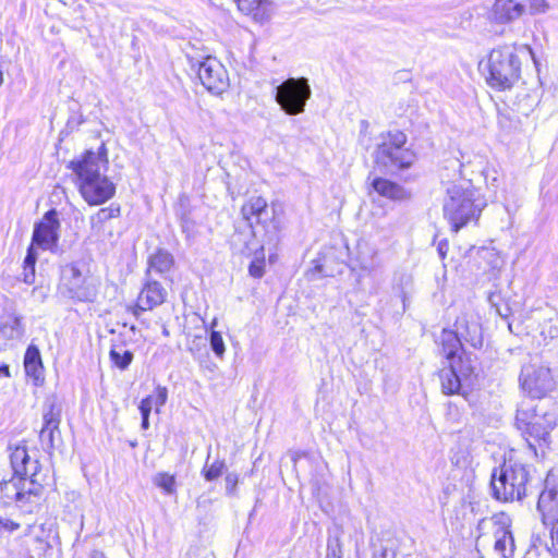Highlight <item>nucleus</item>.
<instances>
[{
    "instance_id": "obj_1",
    "label": "nucleus",
    "mask_w": 558,
    "mask_h": 558,
    "mask_svg": "<svg viewBox=\"0 0 558 558\" xmlns=\"http://www.w3.org/2000/svg\"><path fill=\"white\" fill-rule=\"evenodd\" d=\"M108 156L105 144L97 151L86 150L69 168L77 177V186L82 197L92 206L101 205L113 197L116 185L106 175Z\"/></svg>"
},
{
    "instance_id": "obj_2",
    "label": "nucleus",
    "mask_w": 558,
    "mask_h": 558,
    "mask_svg": "<svg viewBox=\"0 0 558 558\" xmlns=\"http://www.w3.org/2000/svg\"><path fill=\"white\" fill-rule=\"evenodd\" d=\"M439 342L449 363L438 374L441 391L445 395H462L465 397V388L472 385L475 375L476 356L462 348V340L453 330L444 329Z\"/></svg>"
},
{
    "instance_id": "obj_3",
    "label": "nucleus",
    "mask_w": 558,
    "mask_h": 558,
    "mask_svg": "<svg viewBox=\"0 0 558 558\" xmlns=\"http://www.w3.org/2000/svg\"><path fill=\"white\" fill-rule=\"evenodd\" d=\"M461 168V162L457 158H451L446 160V166L440 174L444 180L449 179L446 171L454 172L453 182L447 187V196L444 201V216L453 232H458L470 221L477 220L485 206V203L476 197V192L471 189L470 182H456L462 178Z\"/></svg>"
},
{
    "instance_id": "obj_4",
    "label": "nucleus",
    "mask_w": 558,
    "mask_h": 558,
    "mask_svg": "<svg viewBox=\"0 0 558 558\" xmlns=\"http://www.w3.org/2000/svg\"><path fill=\"white\" fill-rule=\"evenodd\" d=\"M243 218L253 227V221L264 230V235L260 245V253L248 266V272L254 278H262L264 276V251L275 248L279 241V228L275 220V213L268 208L267 202L262 196L251 197L241 208Z\"/></svg>"
},
{
    "instance_id": "obj_5",
    "label": "nucleus",
    "mask_w": 558,
    "mask_h": 558,
    "mask_svg": "<svg viewBox=\"0 0 558 558\" xmlns=\"http://www.w3.org/2000/svg\"><path fill=\"white\" fill-rule=\"evenodd\" d=\"M89 262V257H81L60 267V291L74 301L94 302L98 295Z\"/></svg>"
},
{
    "instance_id": "obj_6",
    "label": "nucleus",
    "mask_w": 558,
    "mask_h": 558,
    "mask_svg": "<svg viewBox=\"0 0 558 558\" xmlns=\"http://www.w3.org/2000/svg\"><path fill=\"white\" fill-rule=\"evenodd\" d=\"M556 424L557 417L554 412L546 411L541 414L536 407L525 403L517 410L515 425L535 453L536 444L538 446L548 444L549 434Z\"/></svg>"
},
{
    "instance_id": "obj_7",
    "label": "nucleus",
    "mask_w": 558,
    "mask_h": 558,
    "mask_svg": "<svg viewBox=\"0 0 558 558\" xmlns=\"http://www.w3.org/2000/svg\"><path fill=\"white\" fill-rule=\"evenodd\" d=\"M529 471L521 463L505 462L492 473L493 496L499 501L521 500L525 496Z\"/></svg>"
},
{
    "instance_id": "obj_8",
    "label": "nucleus",
    "mask_w": 558,
    "mask_h": 558,
    "mask_svg": "<svg viewBox=\"0 0 558 558\" xmlns=\"http://www.w3.org/2000/svg\"><path fill=\"white\" fill-rule=\"evenodd\" d=\"M487 83L498 89H507L520 78L521 60L515 48L502 46L490 51L487 61Z\"/></svg>"
},
{
    "instance_id": "obj_9",
    "label": "nucleus",
    "mask_w": 558,
    "mask_h": 558,
    "mask_svg": "<svg viewBox=\"0 0 558 558\" xmlns=\"http://www.w3.org/2000/svg\"><path fill=\"white\" fill-rule=\"evenodd\" d=\"M407 141V135L399 130L383 135V142L375 150V162L389 171L409 169L416 160V154L405 147Z\"/></svg>"
},
{
    "instance_id": "obj_10",
    "label": "nucleus",
    "mask_w": 558,
    "mask_h": 558,
    "mask_svg": "<svg viewBox=\"0 0 558 558\" xmlns=\"http://www.w3.org/2000/svg\"><path fill=\"white\" fill-rule=\"evenodd\" d=\"M10 462L14 474L21 475L22 502L31 501L43 492L44 477L40 475V463L32 459L26 446H16L11 454Z\"/></svg>"
},
{
    "instance_id": "obj_11",
    "label": "nucleus",
    "mask_w": 558,
    "mask_h": 558,
    "mask_svg": "<svg viewBox=\"0 0 558 558\" xmlns=\"http://www.w3.org/2000/svg\"><path fill=\"white\" fill-rule=\"evenodd\" d=\"M312 89L306 77H289L276 87L275 99L281 110L296 116L305 110Z\"/></svg>"
},
{
    "instance_id": "obj_12",
    "label": "nucleus",
    "mask_w": 558,
    "mask_h": 558,
    "mask_svg": "<svg viewBox=\"0 0 558 558\" xmlns=\"http://www.w3.org/2000/svg\"><path fill=\"white\" fill-rule=\"evenodd\" d=\"M537 510L545 525H550L551 550L558 553V477L548 474L539 494Z\"/></svg>"
},
{
    "instance_id": "obj_13",
    "label": "nucleus",
    "mask_w": 558,
    "mask_h": 558,
    "mask_svg": "<svg viewBox=\"0 0 558 558\" xmlns=\"http://www.w3.org/2000/svg\"><path fill=\"white\" fill-rule=\"evenodd\" d=\"M519 380L522 389L534 399L544 398L556 386L550 368L536 364L524 365Z\"/></svg>"
},
{
    "instance_id": "obj_14",
    "label": "nucleus",
    "mask_w": 558,
    "mask_h": 558,
    "mask_svg": "<svg viewBox=\"0 0 558 558\" xmlns=\"http://www.w3.org/2000/svg\"><path fill=\"white\" fill-rule=\"evenodd\" d=\"M60 227L57 209H49L41 220L34 225L31 246L53 252L58 246Z\"/></svg>"
},
{
    "instance_id": "obj_15",
    "label": "nucleus",
    "mask_w": 558,
    "mask_h": 558,
    "mask_svg": "<svg viewBox=\"0 0 558 558\" xmlns=\"http://www.w3.org/2000/svg\"><path fill=\"white\" fill-rule=\"evenodd\" d=\"M197 73L202 84L214 94H221L229 86L228 72L215 57L198 61Z\"/></svg>"
},
{
    "instance_id": "obj_16",
    "label": "nucleus",
    "mask_w": 558,
    "mask_h": 558,
    "mask_svg": "<svg viewBox=\"0 0 558 558\" xmlns=\"http://www.w3.org/2000/svg\"><path fill=\"white\" fill-rule=\"evenodd\" d=\"M453 331L474 349L483 345L482 327L478 317L473 313H461L456 319Z\"/></svg>"
},
{
    "instance_id": "obj_17",
    "label": "nucleus",
    "mask_w": 558,
    "mask_h": 558,
    "mask_svg": "<svg viewBox=\"0 0 558 558\" xmlns=\"http://www.w3.org/2000/svg\"><path fill=\"white\" fill-rule=\"evenodd\" d=\"M43 421L44 424L39 433V439L43 446L50 450L54 448L56 435L60 434L61 409L54 403L47 404L43 414Z\"/></svg>"
},
{
    "instance_id": "obj_18",
    "label": "nucleus",
    "mask_w": 558,
    "mask_h": 558,
    "mask_svg": "<svg viewBox=\"0 0 558 558\" xmlns=\"http://www.w3.org/2000/svg\"><path fill=\"white\" fill-rule=\"evenodd\" d=\"M506 521H508V519L502 518L495 522L494 550L499 554L501 558H511L514 551V539L510 525Z\"/></svg>"
},
{
    "instance_id": "obj_19",
    "label": "nucleus",
    "mask_w": 558,
    "mask_h": 558,
    "mask_svg": "<svg viewBox=\"0 0 558 558\" xmlns=\"http://www.w3.org/2000/svg\"><path fill=\"white\" fill-rule=\"evenodd\" d=\"M138 296L141 308L153 310L166 301L167 291L160 282L151 277H146V281Z\"/></svg>"
},
{
    "instance_id": "obj_20",
    "label": "nucleus",
    "mask_w": 558,
    "mask_h": 558,
    "mask_svg": "<svg viewBox=\"0 0 558 558\" xmlns=\"http://www.w3.org/2000/svg\"><path fill=\"white\" fill-rule=\"evenodd\" d=\"M372 187L380 196L391 201L402 202L411 197V194L400 184L384 178H375L372 181Z\"/></svg>"
},
{
    "instance_id": "obj_21",
    "label": "nucleus",
    "mask_w": 558,
    "mask_h": 558,
    "mask_svg": "<svg viewBox=\"0 0 558 558\" xmlns=\"http://www.w3.org/2000/svg\"><path fill=\"white\" fill-rule=\"evenodd\" d=\"M174 264V258L172 254L163 248H158L153 255L148 258V267L145 276L151 277V272H156L159 275H165L172 268Z\"/></svg>"
},
{
    "instance_id": "obj_22",
    "label": "nucleus",
    "mask_w": 558,
    "mask_h": 558,
    "mask_svg": "<svg viewBox=\"0 0 558 558\" xmlns=\"http://www.w3.org/2000/svg\"><path fill=\"white\" fill-rule=\"evenodd\" d=\"M524 12V5L514 0H497L495 15L502 23L519 19Z\"/></svg>"
},
{
    "instance_id": "obj_23",
    "label": "nucleus",
    "mask_w": 558,
    "mask_h": 558,
    "mask_svg": "<svg viewBox=\"0 0 558 558\" xmlns=\"http://www.w3.org/2000/svg\"><path fill=\"white\" fill-rule=\"evenodd\" d=\"M24 369L27 376L34 378V380L38 381L43 379V362L40 356L39 349L31 344L26 349L24 355Z\"/></svg>"
},
{
    "instance_id": "obj_24",
    "label": "nucleus",
    "mask_w": 558,
    "mask_h": 558,
    "mask_svg": "<svg viewBox=\"0 0 558 558\" xmlns=\"http://www.w3.org/2000/svg\"><path fill=\"white\" fill-rule=\"evenodd\" d=\"M238 9L245 15L252 16L255 21H264L267 17L268 0H234Z\"/></svg>"
},
{
    "instance_id": "obj_25",
    "label": "nucleus",
    "mask_w": 558,
    "mask_h": 558,
    "mask_svg": "<svg viewBox=\"0 0 558 558\" xmlns=\"http://www.w3.org/2000/svg\"><path fill=\"white\" fill-rule=\"evenodd\" d=\"M23 327L19 316L9 314L0 318V336L5 340L20 339L23 336Z\"/></svg>"
},
{
    "instance_id": "obj_26",
    "label": "nucleus",
    "mask_w": 558,
    "mask_h": 558,
    "mask_svg": "<svg viewBox=\"0 0 558 558\" xmlns=\"http://www.w3.org/2000/svg\"><path fill=\"white\" fill-rule=\"evenodd\" d=\"M21 475L14 474L11 480L3 481L1 483V493L2 496L10 500H15L17 502H22V492H21Z\"/></svg>"
},
{
    "instance_id": "obj_27",
    "label": "nucleus",
    "mask_w": 558,
    "mask_h": 558,
    "mask_svg": "<svg viewBox=\"0 0 558 558\" xmlns=\"http://www.w3.org/2000/svg\"><path fill=\"white\" fill-rule=\"evenodd\" d=\"M37 260V253L34 247L27 248L26 256L23 262V281L27 284L35 282V265Z\"/></svg>"
},
{
    "instance_id": "obj_28",
    "label": "nucleus",
    "mask_w": 558,
    "mask_h": 558,
    "mask_svg": "<svg viewBox=\"0 0 558 558\" xmlns=\"http://www.w3.org/2000/svg\"><path fill=\"white\" fill-rule=\"evenodd\" d=\"M111 362L121 371L126 369L134 359V354L130 350H118L116 347L111 348L109 352Z\"/></svg>"
},
{
    "instance_id": "obj_29",
    "label": "nucleus",
    "mask_w": 558,
    "mask_h": 558,
    "mask_svg": "<svg viewBox=\"0 0 558 558\" xmlns=\"http://www.w3.org/2000/svg\"><path fill=\"white\" fill-rule=\"evenodd\" d=\"M154 484L161 488L167 495H172L177 490L175 476L167 472H159L154 476Z\"/></svg>"
},
{
    "instance_id": "obj_30",
    "label": "nucleus",
    "mask_w": 558,
    "mask_h": 558,
    "mask_svg": "<svg viewBox=\"0 0 558 558\" xmlns=\"http://www.w3.org/2000/svg\"><path fill=\"white\" fill-rule=\"evenodd\" d=\"M209 345L214 354L222 360L226 353V345L222 336L217 330L209 331Z\"/></svg>"
},
{
    "instance_id": "obj_31",
    "label": "nucleus",
    "mask_w": 558,
    "mask_h": 558,
    "mask_svg": "<svg viewBox=\"0 0 558 558\" xmlns=\"http://www.w3.org/2000/svg\"><path fill=\"white\" fill-rule=\"evenodd\" d=\"M120 216V207L114 206L113 204L109 207H105L99 209L94 217H92V222L95 223H105L106 221L117 218Z\"/></svg>"
},
{
    "instance_id": "obj_32",
    "label": "nucleus",
    "mask_w": 558,
    "mask_h": 558,
    "mask_svg": "<svg viewBox=\"0 0 558 558\" xmlns=\"http://www.w3.org/2000/svg\"><path fill=\"white\" fill-rule=\"evenodd\" d=\"M225 466L226 464L223 461L216 460L210 465L206 463L202 473L206 481L211 482L217 480L222 474Z\"/></svg>"
},
{
    "instance_id": "obj_33",
    "label": "nucleus",
    "mask_w": 558,
    "mask_h": 558,
    "mask_svg": "<svg viewBox=\"0 0 558 558\" xmlns=\"http://www.w3.org/2000/svg\"><path fill=\"white\" fill-rule=\"evenodd\" d=\"M341 543L339 537L329 538L327 544V556L326 558H341Z\"/></svg>"
},
{
    "instance_id": "obj_34",
    "label": "nucleus",
    "mask_w": 558,
    "mask_h": 558,
    "mask_svg": "<svg viewBox=\"0 0 558 558\" xmlns=\"http://www.w3.org/2000/svg\"><path fill=\"white\" fill-rule=\"evenodd\" d=\"M154 404L156 410L158 411L161 407H163L167 402L168 390L166 387L158 386L155 391Z\"/></svg>"
},
{
    "instance_id": "obj_35",
    "label": "nucleus",
    "mask_w": 558,
    "mask_h": 558,
    "mask_svg": "<svg viewBox=\"0 0 558 558\" xmlns=\"http://www.w3.org/2000/svg\"><path fill=\"white\" fill-rule=\"evenodd\" d=\"M225 481L227 495L233 496L239 483V475L236 473H228Z\"/></svg>"
},
{
    "instance_id": "obj_36",
    "label": "nucleus",
    "mask_w": 558,
    "mask_h": 558,
    "mask_svg": "<svg viewBox=\"0 0 558 558\" xmlns=\"http://www.w3.org/2000/svg\"><path fill=\"white\" fill-rule=\"evenodd\" d=\"M531 14L544 13L548 9L546 0H529Z\"/></svg>"
},
{
    "instance_id": "obj_37",
    "label": "nucleus",
    "mask_w": 558,
    "mask_h": 558,
    "mask_svg": "<svg viewBox=\"0 0 558 558\" xmlns=\"http://www.w3.org/2000/svg\"><path fill=\"white\" fill-rule=\"evenodd\" d=\"M153 407H155V404H154V397L153 396H148V397L144 398L141 401L140 407H138L141 415L142 416H149Z\"/></svg>"
},
{
    "instance_id": "obj_38",
    "label": "nucleus",
    "mask_w": 558,
    "mask_h": 558,
    "mask_svg": "<svg viewBox=\"0 0 558 558\" xmlns=\"http://www.w3.org/2000/svg\"><path fill=\"white\" fill-rule=\"evenodd\" d=\"M373 558H396V553L392 549L380 546L378 550L373 553Z\"/></svg>"
},
{
    "instance_id": "obj_39",
    "label": "nucleus",
    "mask_w": 558,
    "mask_h": 558,
    "mask_svg": "<svg viewBox=\"0 0 558 558\" xmlns=\"http://www.w3.org/2000/svg\"><path fill=\"white\" fill-rule=\"evenodd\" d=\"M0 524H1L4 529H7V530H9V531H16V530H19V527H20V524H19V523H16V522H14V521H12V520H10V519L0 520Z\"/></svg>"
},
{
    "instance_id": "obj_40",
    "label": "nucleus",
    "mask_w": 558,
    "mask_h": 558,
    "mask_svg": "<svg viewBox=\"0 0 558 558\" xmlns=\"http://www.w3.org/2000/svg\"><path fill=\"white\" fill-rule=\"evenodd\" d=\"M438 254L441 258L446 257L447 251H448V243L447 242H439L437 246Z\"/></svg>"
},
{
    "instance_id": "obj_41",
    "label": "nucleus",
    "mask_w": 558,
    "mask_h": 558,
    "mask_svg": "<svg viewBox=\"0 0 558 558\" xmlns=\"http://www.w3.org/2000/svg\"><path fill=\"white\" fill-rule=\"evenodd\" d=\"M151 308H141L140 307V296L137 298V303L136 305L132 308V313L135 317H138L141 315L142 312H145V311H150Z\"/></svg>"
},
{
    "instance_id": "obj_42",
    "label": "nucleus",
    "mask_w": 558,
    "mask_h": 558,
    "mask_svg": "<svg viewBox=\"0 0 558 558\" xmlns=\"http://www.w3.org/2000/svg\"><path fill=\"white\" fill-rule=\"evenodd\" d=\"M312 272H318L322 276H329V274L325 270V266L322 265V264H318L314 267V269L312 270Z\"/></svg>"
},
{
    "instance_id": "obj_43",
    "label": "nucleus",
    "mask_w": 558,
    "mask_h": 558,
    "mask_svg": "<svg viewBox=\"0 0 558 558\" xmlns=\"http://www.w3.org/2000/svg\"><path fill=\"white\" fill-rule=\"evenodd\" d=\"M398 293H399V296L401 298V301L403 303V310H405V307H407V300H408L407 292L404 291L403 288H400Z\"/></svg>"
},
{
    "instance_id": "obj_44",
    "label": "nucleus",
    "mask_w": 558,
    "mask_h": 558,
    "mask_svg": "<svg viewBox=\"0 0 558 558\" xmlns=\"http://www.w3.org/2000/svg\"><path fill=\"white\" fill-rule=\"evenodd\" d=\"M0 374H3L5 377H10V367L8 364H0Z\"/></svg>"
},
{
    "instance_id": "obj_45",
    "label": "nucleus",
    "mask_w": 558,
    "mask_h": 558,
    "mask_svg": "<svg viewBox=\"0 0 558 558\" xmlns=\"http://www.w3.org/2000/svg\"><path fill=\"white\" fill-rule=\"evenodd\" d=\"M509 120V117L506 114V113H499V117H498V122L499 124L505 128L506 126V121Z\"/></svg>"
},
{
    "instance_id": "obj_46",
    "label": "nucleus",
    "mask_w": 558,
    "mask_h": 558,
    "mask_svg": "<svg viewBox=\"0 0 558 558\" xmlns=\"http://www.w3.org/2000/svg\"><path fill=\"white\" fill-rule=\"evenodd\" d=\"M141 426L143 429H148L149 427V416H142Z\"/></svg>"
},
{
    "instance_id": "obj_47",
    "label": "nucleus",
    "mask_w": 558,
    "mask_h": 558,
    "mask_svg": "<svg viewBox=\"0 0 558 558\" xmlns=\"http://www.w3.org/2000/svg\"><path fill=\"white\" fill-rule=\"evenodd\" d=\"M522 49H525V50L531 54V57L533 58V60L535 61L534 52H533V50H532V48H531V47H529V46H522Z\"/></svg>"
},
{
    "instance_id": "obj_48",
    "label": "nucleus",
    "mask_w": 558,
    "mask_h": 558,
    "mask_svg": "<svg viewBox=\"0 0 558 558\" xmlns=\"http://www.w3.org/2000/svg\"><path fill=\"white\" fill-rule=\"evenodd\" d=\"M217 324H218L217 318H214V319L211 320V323H210L209 331L215 330V328H216Z\"/></svg>"
},
{
    "instance_id": "obj_49",
    "label": "nucleus",
    "mask_w": 558,
    "mask_h": 558,
    "mask_svg": "<svg viewBox=\"0 0 558 558\" xmlns=\"http://www.w3.org/2000/svg\"><path fill=\"white\" fill-rule=\"evenodd\" d=\"M93 558H105V556H104V554H102V553H100V551H95V553L93 554Z\"/></svg>"
},
{
    "instance_id": "obj_50",
    "label": "nucleus",
    "mask_w": 558,
    "mask_h": 558,
    "mask_svg": "<svg viewBox=\"0 0 558 558\" xmlns=\"http://www.w3.org/2000/svg\"><path fill=\"white\" fill-rule=\"evenodd\" d=\"M162 335L168 337L170 333H169V330L167 329V327H163L162 328Z\"/></svg>"
},
{
    "instance_id": "obj_51",
    "label": "nucleus",
    "mask_w": 558,
    "mask_h": 558,
    "mask_svg": "<svg viewBox=\"0 0 558 558\" xmlns=\"http://www.w3.org/2000/svg\"><path fill=\"white\" fill-rule=\"evenodd\" d=\"M253 233H254V235H255V236H257V234L259 233V231H258V230H254V231H253Z\"/></svg>"
}]
</instances>
